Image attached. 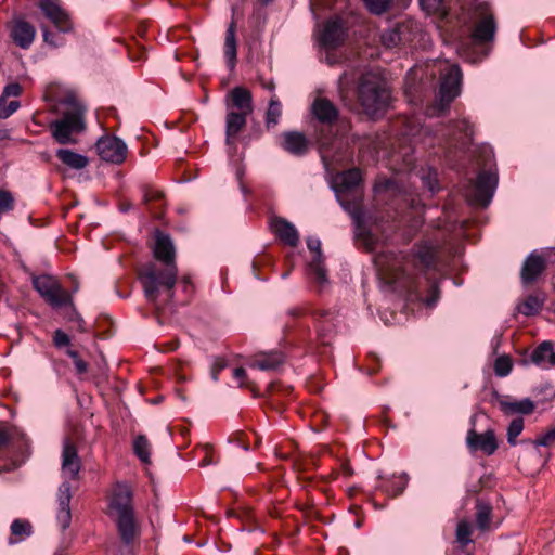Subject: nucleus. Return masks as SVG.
Masks as SVG:
<instances>
[{"mask_svg": "<svg viewBox=\"0 0 555 555\" xmlns=\"http://www.w3.org/2000/svg\"><path fill=\"white\" fill-rule=\"evenodd\" d=\"M154 257L162 261L166 269L157 271L153 264L140 272L139 279L142 283L144 295L151 302L158 297L160 286L168 289V296H172V288L177 283L178 268L175 263L176 250L170 236L160 231L155 232Z\"/></svg>", "mask_w": 555, "mask_h": 555, "instance_id": "nucleus-3", "label": "nucleus"}, {"mask_svg": "<svg viewBox=\"0 0 555 555\" xmlns=\"http://www.w3.org/2000/svg\"><path fill=\"white\" fill-rule=\"evenodd\" d=\"M308 249L313 253V258L307 264V275L322 291L328 284L327 270L321 251V242L318 238H308Z\"/></svg>", "mask_w": 555, "mask_h": 555, "instance_id": "nucleus-13", "label": "nucleus"}, {"mask_svg": "<svg viewBox=\"0 0 555 555\" xmlns=\"http://www.w3.org/2000/svg\"><path fill=\"white\" fill-rule=\"evenodd\" d=\"M544 301V294L529 295L521 304L518 305V312L526 317L535 315L542 310Z\"/></svg>", "mask_w": 555, "mask_h": 555, "instance_id": "nucleus-31", "label": "nucleus"}, {"mask_svg": "<svg viewBox=\"0 0 555 555\" xmlns=\"http://www.w3.org/2000/svg\"><path fill=\"white\" fill-rule=\"evenodd\" d=\"M513 369L512 360L508 356H501L494 362V373L499 377L507 376Z\"/></svg>", "mask_w": 555, "mask_h": 555, "instance_id": "nucleus-40", "label": "nucleus"}, {"mask_svg": "<svg viewBox=\"0 0 555 555\" xmlns=\"http://www.w3.org/2000/svg\"><path fill=\"white\" fill-rule=\"evenodd\" d=\"M132 490L125 483H117L108 503L109 514L116 515V525L122 542L129 545L138 533L132 506Z\"/></svg>", "mask_w": 555, "mask_h": 555, "instance_id": "nucleus-6", "label": "nucleus"}, {"mask_svg": "<svg viewBox=\"0 0 555 555\" xmlns=\"http://www.w3.org/2000/svg\"><path fill=\"white\" fill-rule=\"evenodd\" d=\"M285 361V357L280 351H269L256 354L250 362V367L260 371H275Z\"/></svg>", "mask_w": 555, "mask_h": 555, "instance_id": "nucleus-24", "label": "nucleus"}, {"mask_svg": "<svg viewBox=\"0 0 555 555\" xmlns=\"http://www.w3.org/2000/svg\"><path fill=\"white\" fill-rule=\"evenodd\" d=\"M183 283L185 284V287H186L190 284V280L188 278H184Z\"/></svg>", "mask_w": 555, "mask_h": 555, "instance_id": "nucleus-62", "label": "nucleus"}, {"mask_svg": "<svg viewBox=\"0 0 555 555\" xmlns=\"http://www.w3.org/2000/svg\"><path fill=\"white\" fill-rule=\"evenodd\" d=\"M229 99L231 101V105L237 109L236 113L247 115L253 113V96L251 93L246 88H233L229 93Z\"/></svg>", "mask_w": 555, "mask_h": 555, "instance_id": "nucleus-26", "label": "nucleus"}, {"mask_svg": "<svg viewBox=\"0 0 555 555\" xmlns=\"http://www.w3.org/2000/svg\"><path fill=\"white\" fill-rule=\"evenodd\" d=\"M498 173L493 170H482L475 181L465 190V197L473 206L487 207L498 186Z\"/></svg>", "mask_w": 555, "mask_h": 555, "instance_id": "nucleus-9", "label": "nucleus"}, {"mask_svg": "<svg viewBox=\"0 0 555 555\" xmlns=\"http://www.w3.org/2000/svg\"><path fill=\"white\" fill-rule=\"evenodd\" d=\"M466 443L473 451L480 450L487 455L493 454L498 449V442L492 429L478 434L475 429H469L466 437Z\"/></svg>", "mask_w": 555, "mask_h": 555, "instance_id": "nucleus-17", "label": "nucleus"}, {"mask_svg": "<svg viewBox=\"0 0 555 555\" xmlns=\"http://www.w3.org/2000/svg\"><path fill=\"white\" fill-rule=\"evenodd\" d=\"M333 318V313L330 311L322 310L315 313L318 334L324 345L330 344V338L334 332Z\"/></svg>", "mask_w": 555, "mask_h": 555, "instance_id": "nucleus-29", "label": "nucleus"}, {"mask_svg": "<svg viewBox=\"0 0 555 555\" xmlns=\"http://www.w3.org/2000/svg\"><path fill=\"white\" fill-rule=\"evenodd\" d=\"M233 377L238 382L240 387L247 386V373L243 367H236L233 371Z\"/></svg>", "mask_w": 555, "mask_h": 555, "instance_id": "nucleus-54", "label": "nucleus"}, {"mask_svg": "<svg viewBox=\"0 0 555 555\" xmlns=\"http://www.w3.org/2000/svg\"><path fill=\"white\" fill-rule=\"evenodd\" d=\"M518 405V414H530L533 412L535 405L532 400L529 398H525L520 401H517Z\"/></svg>", "mask_w": 555, "mask_h": 555, "instance_id": "nucleus-52", "label": "nucleus"}, {"mask_svg": "<svg viewBox=\"0 0 555 555\" xmlns=\"http://www.w3.org/2000/svg\"><path fill=\"white\" fill-rule=\"evenodd\" d=\"M378 478L380 480L378 489L390 498L402 494L409 482V476L406 473H402L399 476H392L391 478H385L379 475Z\"/></svg>", "mask_w": 555, "mask_h": 555, "instance_id": "nucleus-25", "label": "nucleus"}, {"mask_svg": "<svg viewBox=\"0 0 555 555\" xmlns=\"http://www.w3.org/2000/svg\"><path fill=\"white\" fill-rule=\"evenodd\" d=\"M272 232L286 245L296 247L299 243V234L295 225L284 218L275 217L270 221Z\"/></svg>", "mask_w": 555, "mask_h": 555, "instance_id": "nucleus-19", "label": "nucleus"}, {"mask_svg": "<svg viewBox=\"0 0 555 555\" xmlns=\"http://www.w3.org/2000/svg\"><path fill=\"white\" fill-rule=\"evenodd\" d=\"M237 54V46L235 38V23L231 22L225 34L224 40V57L227 59L230 68L235 66Z\"/></svg>", "mask_w": 555, "mask_h": 555, "instance_id": "nucleus-32", "label": "nucleus"}, {"mask_svg": "<svg viewBox=\"0 0 555 555\" xmlns=\"http://www.w3.org/2000/svg\"><path fill=\"white\" fill-rule=\"evenodd\" d=\"M491 513L492 507L489 504L483 502L477 503L476 524L479 529L485 530L489 527Z\"/></svg>", "mask_w": 555, "mask_h": 555, "instance_id": "nucleus-36", "label": "nucleus"}, {"mask_svg": "<svg viewBox=\"0 0 555 555\" xmlns=\"http://www.w3.org/2000/svg\"><path fill=\"white\" fill-rule=\"evenodd\" d=\"M267 88H268L269 90H273V89H274V83H273V82H270V83L267 86Z\"/></svg>", "mask_w": 555, "mask_h": 555, "instance_id": "nucleus-61", "label": "nucleus"}, {"mask_svg": "<svg viewBox=\"0 0 555 555\" xmlns=\"http://www.w3.org/2000/svg\"><path fill=\"white\" fill-rule=\"evenodd\" d=\"M36 37V28L24 20H16L11 28V38L16 46L28 49Z\"/></svg>", "mask_w": 555, "mask_h": 555, "instance_id": "nucleus-20", "label": "nucleus"}, {"mask_svg": "<svg viewBox=\"0 0 555 555\" xmlns=\"http://www.w3.org/2000/svg\"><path fill=\"white\" fill-rule=\"evenodd\" d=\"M343 469H344L345 475H347V476L352 475V470H351V468L349 467V465H347V464H346V465H344V466H343Z\"/></svg>", "mask_w": 555, "mask_h": 555, "instance_id": "nucleus-60", "label": "nucleus"}, {"mask_svg": "<svg viewBox=\"0 0 555 555\" xmlns=\"http://www.w3.org/2000/svg\"><path fill=\"white\" fill-rule=\"evenodd\" d=\"M228 365L227 361L223 358H215L211 364L210 375L214 382H218L219 373L225 369Z\"/></svg>", "mask_w": 555, "mask_h": 555, "instance_id": "nucleus-48", "label": "nucleus"}, {"mask_svg": "<svg viewBox=\"0 0 555 555\" xmlns=\"http://www.w3.org/2000/svg\"><path fill=\"white\" fill-rule=\"evenodd\" d=\"M545 269V260L542 256L537 255L534 253L530 254L525 260L521 268V282L525 285H528L534 282L538 276Z\"/></svg>", "mask_w": 555, "mask_h": 555, "instance_id": "nucleus-22", "label": "nucleus"}, {"mask_svg": "<svg viewBox=\"0 0 555 555\" xmlns=\"http://www.w3.org/2000/svg\"><path fill=\"white\" fill-rule=\"evenodd\" d=\"M555 441V426L535 440L537 446L548 447Z\"/></svg>", "mask_w": 555, "mask_h": 555, "instance_id": "nucleus-51", "label": "nucleus"}, {"mask_svg": "<svg viewBox=\"0 0 555 555\" xmlns=\"http://www.w3.org/2000/svg\"><path fill=\"white\" fill-rule=\"evenodd\" d=\"M422 9L427 13H434L441 9L443 0H418Z\"/></svg>", "mask_w": 555, "mask_h": 555, "instance_id": "nucleus-49", "label": "nucleus"}, {"mask_svg": "<svg viewBox=\"0 0 555 555\" xmlns=\"http://www.w3.org/2000/svg\"><path fill=\"white\" fill-rule=\"evenodd\" d=\"M473 134V127L470 122L467 119H460L455 121L452 126L448 127L446 129V133H443V137L446 138V143L453 145L452 141L457 140V135L463 138H470Z\"/></svg>", "mask_w": 555, "mask_h": 555, "instance_id": "nucleus-30", "label": "nucleus"}, {"mask_svg": "<svg viewBox=\"0 0 555 555\" xmlns=\"http://www.w3.org/2000/svg\"><path fill=\"white\" fill-rule=\"evenodd\" d=\"M498 403L501 411L506 415L518 413L517 401H509L506 397H500Z\"/></svg>", "mask_w": 555, "mask_h": 555, "instance_id": "nucleus-47", "label": "nucleus"}, {"mask_svg": "<svg viewBox=\"0 0 555 555\" xmlns=\"http://www.w3.org/2000/svg\"><path fill=\"white\" fill-rule=\"evenodd\" d=\"M67 354L73 359L74 362L77 361V359H80L78 352L75 350H67Z\"/></svg>", "mask_w": 555, "mask_h": 555, "instance_id": "nucleus-59", "label": "nucleus"}, {"mask_svg": "<svg viewBox=\"0 0 555 555\" xmlns=\"http://www.w3.org/2000/svg\"><path fill=\"white\" fill-rule=\"evenodd\" d=\"M53 340H54V345L59 348L68 346L70 343L69 336L62 330H56L54 332Z\"/></svg>", "mask_w": 555, "mask_h": 555, "instance_id": "nucleus-53", "label": "nucleus"}, {"mask_svg": "<svg viewBox=\"0 0 555 555\" xmlns=\"http://www.w3.org/2000/svg\"><path fill=\"white\" fill-rule=\"evenodd\" d=\"M496 31V22L487 5L478 7V18L472 30V38L477 43L492 41Z\"/></svg>", "mask_w": 555, "mask_h": 555, "instance_id": "nucleus-16", "label": "nucleus"}, {"mask_svg": "<svg viewBox=\"0 0 555 555\" xmlns=\"http://www.w3.org/2000/svg\"><path fill=\"white\" fill-rule=\"evenodd\" d=\"M403 190L400 185V182L398 179L396 178H392V179H387V180H384V181H380L378 182L376 185H375V192L376 193H401Z\"/></svg>", "mask_w": 555, "mask_h": 555, "instance_id": "nucleus-41", "label": "nucleus"}, {"mask_svg": "<svg viewBox=\"0 0 555 555\" xmlns=\"http://www.w3.org/2000/svg\"><path fill=\"white\" fill-rule=\"evenodd\" d=\"M470 534H472V525L466 520L460 521L456 527L457 542L462 545H467L468 543L472 542Z\"/></svg>", "mask_w": 555, "mask_h": 555, "instance_id": "nucleus-43", "label": "nucleus"}, {"mask_svg": "<svg viewBox=\"0 0 555 555\" xmlns=\"http://www.w3.org/2000/svg\"><path fill=\"white\" fill-rule=\"evenodd\" d=\"M524 430V420L521 417L514 418L507 427V442L511 446L516 444V438Z\"/></svg>", "mask_w": 555, "mask_h": 555, "instance_id": "nucleus-42", "label": "nucleus"}, {"mask_svg": "<svg viewBox=\"0 0 555 555\" xmlns=\"http://www.w3.org/2000/svg\"><path fill=\"white\" fill-rule=\"evenodd\" d=\"M74 365H75L77 373H79V374H83L88 370V364L81 358L77 359V361H75Z\"/></svg>", "mask_w": 555, "mask_h": 555, "instance_id": "nucleus-57", "label": "nucleus"}, {"mask_svg": "<svg viewBox=\"0 0 555 555\" xmlns=\"http://www.w3.org/2000/svg\"><path fill=\"white\" fill-rule=\"evenodd\" d=\"M70 321H76L77 322V327L80 332H86V327H85V321L78 314V312L73 309V317L69 319Z\"/></svg>", "mask_w": 555, "mask_h": 555, "instance_id": "nucleus-55", "label": "nucleus"}, {"mask_svg": "<svg viewBox=\"0 0 555 555\" xmlns=\"http://www.w3.org/2000/svg\"><path fill=\"white\" fill-rule=\"evenodd\" d=\"M531 361L544 369L555 365V352L551 341H543L531 353Z\"/></svg>", "mask_w": 555, "mask_h": 555, "instance_id": "nucleus-28", "label": "nucleus"}, {"mask_svg": "<svg viewBox=\"0 0 555 555\" xmlns=\"http://www.w3.org/2000/svg\"><path fill=\"white\" fill-rule=\"evenodd\" d=\"M358 93L361 105L371 117L385 112L390 104V91L387 83L376 74L365 73L362 75Z\"/></svg>", "mask_w": 555, "mask_h": 555, "instance_id": "nucleus-7", "label": "nucleus"}, {"mask_svg": "<svg viewBox=\"0 0 555 555\" xmlns=\"http://www.w3.org/2000/svg\"><path fill=\"white\" fill-rule=\"evenodd\" d=\"M34 288L52 308L59 309L72 305V295L64 289L59 280L49 274L34 275L31 279Z\"/></svg>", "mask_w": 555, "mask_h": 555, "instance_id": "nucleus-10", "label": "nucleus"}, {"mask_svg": "<svg viewBox=\"0 0 555 555\" xmlns=\"http://www.w3.org/2000/svg\"><path fill=\"white\" fill-rule=\"evenodd\" d=\"M115 555H117V554H115Z\"/></svg>", "mask_w": 555, "mask_h": 555, "instance_id": "nucleus-64", "label": "nucleus"}, {"mask_svg": "<svg viewBox=\"0 0 555 555\" xmlns=\"http://www.w3.org/2000/svg\"><path fill=\"white\" fill-rule=\"evenodd\" d=\"M22 93V87L17 82L9 83L4 87L0 98L8 99L10 96H18Z\"/></svg>", "mask_w": 555, "mask_h": 555, "instance_id": "nucleus-50", "label": "nucleus"}, {"mask_svg": "<svg viewBox=\"0 0 555 555\" xmlns=\"http://www.w3.org/2000/svg\"><path fill=\"white\" fill-rule=\"evenodd\" d=\"M21 106L20 101L0 98V118L5 119L13 115Z\"/></svg>", "mask_w": 555, "mask_h": 555, "instance_id": "nucleus-45", "label": "nucleus"}, {"mask_svg": "<svg viewBox=\"0 0 555 555\" xmlns=\"http://www.w3.org/2000/svg\"><path fill=\"white\" fill-rule=\"evenodd\" d=\"M391 0H363L365 9L374 15L386 13L391 7Z\"/></svg>", "mask_w": 555, "mask_h": 555, "instance_id": "nucleus-38", "label": "nucleus"}, {"mask_svg": "<svg viewBox=\"0 0 555 555\" xmlns=\"http://www.w3.org/2000/svg\"><path fill=\"white\" fill-rule=\"evenodd\" d=\"M11 534L15 539H11V543H16L31 534V525L26 519H15L11 525Z\"/></svg>", "mask_w": 555, "mask_h": 555, "instance_id": "nucleus-35", "label": "nucleus"}, {"mask_svg": "<svg viewBox=\"0 0 555 555\" xmlns=\"http://www.w3.org/2000/svg\"><path fill=\"white\" fill-rule=\"evenodd\" d=\"M162 197V193L158 191H144L143 201L149 203L150 201L158 199Z\"/></svg>", "mask_w": 555, "mask_h": 555, "instance_id": "nucleus-56", "label": "nucleus"}, {"mask_svg": "<svg viewBox=\"0 0 555 555\" xmlns=\"http://www.w3.org/2000/svg\"><path fill=\"white\" fill-rule=\"evenodd\" d=\"M282 147L292 155L302 156L308 152L309 142L304 133L298 131L284 132Z\"/></svg>", "mask_w": 555, "mask_h": 555, "instance_id": "nucleus-23", "label": "nucleus"}, {"mask_svg": "<svg viewBox=\"0 0 555 555\" xmlns=\"http://www.w3.org/2000/svg\"><path fill=\"white\" fill-rule=\"evenodd\" d=\"M38 7L59 33L66 34L73 30L70 17L59 0H38Z\"/></svg>", "mask_w": 555, "mask_h": 555, "instance_id": "nucleus-14", "label": "nucleus"}, {"mask_svg": "<svg viewBox=\"0 0 555 555\" xmlns=\"http://www.w3.org/2000/svg\"><path fill=\"white\" fill-rule=\"evenodd\" d=\"M282 116V105L278 100L276 95L273 94L269 102V106L266 113V127L268 129L274 128Z\"/></svg>", "mask_w": 555, "mask_h": 555, "instance_id": "nucleus-34", "label": "nucleus"}, {"mask_svg": "<svg viewBox=\"0 0 555 555\" xmlns=\"http://www.w3.org/2000/svg\"><path fill=\"white\" fill-rule=\"evenodd\" d=\"M313 116L322 124L318 130L317 141L324 166L327 168L335 157L328 155V149L336 142V137L332 132V125L337 120L338 111L336 106L325 98H317L312 104Z\"/></svg>", "mask_w": 555, "mask_h": 555, "instance_id": "nucleus-8", "label": "nucleus"}, {"mask_svg": "<svg viewBox=\"0 0 555 555\" xmlns=\"http://www.w3.org/2000/svg\"><path fill=\"white\" fill-rule=\"evenodd\" d=\"M405 134L409 137V139H406L409 141V144L405 145L403 143H400L399 149L392 153L391 158L395 163L402 160L403 167L400 168L399 170L411 171L414 165V147L412 146V144L416 142L417 137L421 135V133H415L412 130H410Z\"/></svg>", "mask_w": 555, "mask_h": 555, "instance_id": "nucleus-21", "label": "nucleus"}, {"mask_svg": "<svg viewBox=\"0 0 555 555\" xmlns=\"http://www.w3.org/2000/svg\"><path fill=\"white\" fill-rule=\"evenodd\" d=\"M41 31L43 36V41L53 48H59L64 46L65 41L64 38L61 37L57 33L51 31L47 26L41 25Z\"/></svg>", "mask_w": 555, "mask_h": 555, "instance_id": "nucleus-44", "label": "nucleus"}, {"mask_svg": "<svg viewBox=\"0 0 555 555\" xmlns=\"http://www.w3.org/2000/svg\"><path fill=\"white\" fill-rule=\"evenodd\" d=\"M96 150L103 160L117 165L124 163L128 154L127 144L117 137L100 138Z\"/></svg>", "mask_w": 555, "mask_h": 555, "instance_id": "nucleus-15", "label": "nucleus"}, {"mask_svg": "<svg viewBox=\"0 0 555 555\" xmlns=\"http://www.w3.org/2000/svg\"><path fill=\"white\" fill-rule=\"evenodd\" d=\"M361 181V171L358 168H352L338 173L334 178L333 189L341 207L352 217L356 223V240L361 243L366 250L376 251L378 238L364 225V212L359 191Z\"/></svg>", "mask_w": 555, "mask_h": 555, "instance_id": "nucleus-2", "label": "nucleus"}, {"mask_svg": "<svg viewBox=\"0 0 555 555\" xmlns=\"http://www.w3.org/2000/svg\"><path fill=\"white\" fill-rule=\"evenodd\" d=\"M347 37V28L338 16L331 17L320 26L317 40L321 48L330 51L341 46Z\"/></svg>", "mask_w": 555, "mask_h": 555, "instance_id": "nucleus-12", "label": "nucleus"}, {"mask_svg": "<svg viewBox=\"0 0 555 555\" xmlns=\"http://www.w3.org/2000/svg\"><path fill=\"white\" fill-rule=\"evenodd\" d=\"M10 439V434L3 428L0 427V447L4 446Z\"/></svg>", "mask_w": 555, "mask_h": 555, "instance_id": "nucleus-58", "label": "nucleus"}, {"mask_svg": "<svg viewBox=\"0 0 555 555\" xmlns=\"http://www.w3.org/2000/svg\"><path fill=\"white\" fill-rule=\"evenodd\" d=\"M437 246L416 245L409 255L380 251L374 262L380 279L393 291L405 292L427 307H434L440 297Z\"/></svg>", "mask_w": 555, "mask_h": 555, "instance_id": "nucleus-1", "label": "nucleus"}, {"mask_svg": "<svg viewBox=\"0 0 555 555\" xmlns=\"http://www.w3.org/2000/svg\"><path fill=\"white\" fill-rule=\"evenodd\" d=\"M133 449L138 457L143 463H150V442L144 436L135 438Z\"/></svg>", "mask_w": 555, "mask_h": 555, "instance_id": "nucleus-37", "label": "nucleus"}, {"mask_svg": "<svg viewBox=\"0 0 555 555\" xmlns=\"http://www.w3.org/2000/svg\"><path fill=\"white\" fill-rule=\"evenodd\" d=\"M423 185L430 192L436 193L439 190L437 173L431 168L426 170H422V175L420 176Z\"/></svg>", "mask_w": 555, "mask_h": 555, "instance_id": "nucleus-39", "label": "nucleus"}, {"mask_svg": "<svg viewBox=\"0 0 555 555\" xmlns=\"http://www.w3.org/2000/svg\"><path fill=\"white\" fill-rule=\"evenodd\" d=\"M441 82L439 99L437 102L438 112L447 109L449 104L460 94L462 72L456 64L444 63L440 69Z\"/></svg>", "mask_w": 555, "mask_h": 555, "instance_id": "nucleus-11", "label": "nucleus"}, {"mask_svg": "<svg viewBox=\"0 0 555 555\" xmlns=\"http://www.w3.org/2000/svg\"><path fill=\"white\" fill-rule=\"evenodd\" d=\"M56 156L63 164L73 169H82L88 165V158L72 150L60 149L56 151Z\"/></svg>", "mask_w": 555, "mask_h": 555, "instance_id": "nucleus-33", "label": "nucleus"}, {"mask_svg": "<svg viewBox=\"0 0 555 555\" xmlns=\"http://www.w3.org/2000/svg\"><path fill=\"white\" fill-rule=\"evenodd\" d=\"M411 24L400 23L382 34V42L386 48H397L411 42Z\"/></svg>", "mask_w": 555, "mask_h": 555, "instance_id": "nucleus-18", "label": "nucleus"}, {"mask_svg": "<svg viewBox=\"0 0 555 555\" xmlns=\"http://www.w3.org/2000/svg\"><path fill=\"white\" fill-rule=\"evenodd\" d=\"M247 114L236 113L231 111L225 117V142L228 145L234 143L235 137L245 127L247 120Z\"/></svg>", "mask_w": 555, "mask_h": 555, "instance_id": "nucleus-27", "label": "nucleus"}, {"mask_svg": "<svg viewBox=\"0 0 555 555\" xmlns=\"http://www.w3.org/2000/svg\"><path fill=\"white\" fill-rule=\"evenodd\" d=\"M288 275H289V271L284 272V273L282 274V279H286Z\"/></svg>", "mask_w": 555, "mask_h": 555, "instance_id": "nucleus-63", "label": "nucleus"}, {"mask_svg": "<svg viewBox=\"0 0 555 555\" xmlns=\"http://www.w3.org/2000/svg\"><path fill=\"white\" fill-rule=\"evenodd\" d=\"M14 207V198L8 191L0 190V214L8 212Z\"/></svg>", "mask_w": 555, "mask_h": 555, "instance_id": "nucleus-46", "label": "nucleus"}, {"mask_svg": "<svg viewBox=\"0 0 555 555\" xmlns=\"http://www.w3.org/2000/svg\"><path fill=\"white\" fill-rule=\"evenodd\" d=\"M81 468L80 459L76 447L66 438L63 442L62 451V475L64 481L60 485L56 493L57 513L56 520L62 530L67 529L70 526L72 513H70V486L67 479H75Z\"/></svg>", "mask_w": 555, "mask_h": 555, "instance_id": "nucleus-4", "label": "nucleus"}, {"mask_svg": "<svg viewBox=\"0 0 555 555\" xmlns=\"http://www.w3.org/2000/svg\"><path fill=\"white\" fill-rule=\"evenodd\" d=\"M62 104L65 105V109L61 118L51 121L50 132L59 144H75L77 142L75 135L86 129L87 109L74 95L66 96Z\"/></svg>", "mask_w": 555, "mask_h": 555, "instance_id": "nucleus-5", "label": "nucleus"}]
</instances>
